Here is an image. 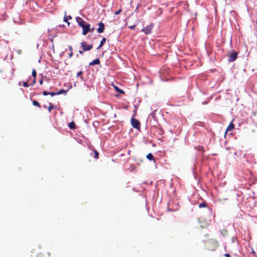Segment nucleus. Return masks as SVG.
Listing matches in <instances>:
<instances>
[{"label": "nucleus", "mask_w": 257, "mask_h": 257, "mask_svg": "<svg viewBox=\"0 0 257 257\" xmlns=\"http://www.w3.org/2000/svg\"><path fill=\"white\" fill-rule=\"evenodd\" d=\"M76 20L78 25L82 28V35H86L88 33L89 24L79 17H77Z\"/></svg>", "instance_id": "1"}, {"label": "nucleus", "mask_w": 257, "mask_h": 257, "mask_svg": "<svg viewBox=\"0 0 257 257\" xmlns=\"http://www.w3.org/2000/svg\"><path fill=\"white\" fill-rule=\"evenodd\" d=\"M237 53L232 50L227 54L228 60L230 62L234 61L237 57Z\"/></svg>", "instance_id": "2"}, {"label": "nucleus", "mask_w": 257, "mask_h": 257, "mask_svg": "<svg viewBox=\"0 0 257 257\" xmlns=\"http://www.w3.org/2000/svg\"><path fill=\"white\" fill-rule=\"evenodd\" d=\"M80 45L82 48L83 51H89L93 48V45L92 44L86 45L85 42H81Z\"/></svg>", "instance_id": "3"}, {"label": "nucleus", "mask_w": 257, "mask_h": 257, "mask_svg": "<svg viewBox=\"0 0 257 257\" xmlns=\"http://www.w3.org/2000/svg\"><path fill=\"white\" fill-rule=\"evenodd\" d=\"M131 124L134 128H137L138 130H139L140 128V121L138 119L134 117H132L131 119Z\"/></svg>", "instance_id": "4"}, {"label": "nucleus", "mask_w": 257, "mask_h": 257, "mask_svg": "<svg viewBox=\"0 0 257 257\" xmlns=\"http://www.w3.org/2000/svg\"><path fill=\"white\" fill-rule=\"evenodd\" d=\"M153 26L154 25L153 24L147 26L146 27L144 28L142 31L147 35L150 34L152 32Z\"/></svg>", "instance_id": "5"}, {"label": "nucleus", "mask_w": 257, "mask_h": 257, "mask_svg": "<svg viewBox=\"0 0 257 257\" xmlns=\"http://www.w3.org/2000/svg\"><path fill=\"white\" fill-rule=\"evenodd\" d=\"M104 24L102 22H99L98 23V28L97 29V32L99 34L102 33L104 32Z\"/></svg>", "instance_id": "6"}, {"label": "nucleus", "mask_w": 257, "mask_h": 257, "mask_svg": "<svg viewBox=\"0 0 257 257\" xmlns=\"http://www.w3.org/2000/svg\"><path fill=\"white\" fill-rule=\"evenodd\" d=\"M198 221L201 228H207L209 225V223L205 220L199 219Z\"/></svg>", "instance_id": "7"}, {"label": "nucleus", "mask_w": 257, "mask_h": 257, "mask_svg": "<svg viewBox=\"0 0 257 257\" xmlns=\"http://www.w3.org/2000/svg\"><path fill=\"white\" fill-rule=\"evenodd\" d=\"M100 64V60L99 58H97L94 60H93L92 62H90L89 65L93 66L96 64Z\"/></svg>", "instance_id": "8"}, {"label": "nucleus", "mask_w": 257, "mask_h": 257, "mask_svg": "<svg viewBox=\"0 0 257 257\" xmlns=\"http://www.w3.org/2000/svg\"><path fill=\"white\" fill-rule=\"evenodd\" d=\"M234 128V124L233 123V122L232 121L229 123V124L228 125V126H227V128H226V132L227 131H232V130H233Z\"/></svg>", "instance_id": "9"}, {"label": "nucleus", "mask_w": 257, "mask_h": 257, "mask_svg": "<svg viewBox=\"0 0 257 257\" xmlns=\"http://www.w3.org/2000/svg\"><path fill=\"white\" fill-rule=\"evenodd\" d=\"M106 40L105 38H103L102 39L101 41H100V44L99 45L98 47H97V49H99L100 48H101L104 45V44L105 43Z\"/></svg>", "instance_id": "10"}, {"label": "nucleus", "mask_w": 257, "mask_h": 257, "mask_svg": "<svg viewBox=\"0 0 257 257\" xmlns=\"http://www.w3.org/2000/svg\"><path fill=\"white\" fill-rule=\"evenodd\" d=\"M69 127L71 130H74L76 128V125L74 122L72 121L69 123Z\"/></svg>", "instance_id": "11"}, {"label": "nucleus", "mask_w": 257, "mask_h": 257, "mask_svg": "<svg viewBox=\"0 0 257 257\" xmlns=\"http://www.w3.org/2000/svg\"><path fill=\"white\" fill-rule=\"evenodd\" d=\"M146 158L150 161H152L154 160V156L152 153L148 154L147 155Z\"/></svg>", "instance_id": "12"}, {"label": "nucleus", "mask_w": 257, "mask_h": 257, "mask_svg": "<svg viewBox=\"0 0 257 257\" xmlns=\"http://www.w3.org/2000/svg\"><path fill=\"white\" fill-rule=\"evenodd\" d=\"M48 111L50 112L54 108V106L51 103H49V106L48 107Z\"/></svg>", "instance_id": "13"}, {"label": "nucleus", "mask_w": 257, "mask_h": 257, "mask_svg": "<svg viewBox=\"0 0 257 257\" xmlns=\"http://www.w3.org/2000/svg\"><path fill=\"white\" fill-rule=\"evenodd\" d=\"M114 88L117 92H119L121 94H124V92L122 90L118 88L117 86H115Z\"/></svg>", "instance_id": "14"}, {"label": "nucleus", "mask_w": 257, "mask_h": 257, "mask_svg": "<svg viewBox=\"0 0 257 257\" xmlns=\"http://www.w3.org/2000/svg\"><path fill=\"white\" fill-rule=\"evenodd\" d=\"M33 104L35 106H37L39 107V108L41 107V105H40V103L36 100H34L33 101Z\"/></svg>", "instance_id": "15"}, {"label": "nucleus", "mask_w": 257, "mask_h": 257, "mask_svg": "<svg viewBox=\"0 0 257 257\" xmlns=\"http://www.w3.org/2000/svg\"><path fill=\"white\" fill-rule=\"evenodd\" d=\"M207 207V203L205 202H203L199 205V208L206 207Z\"/></svg>", "instance_id": "16"}, {"label": "nucleus", "mask_w": 257, "mask_h": 257, "mask_svg": "<svg viewBox=\"0 0 257 257\" xmlns=\"http://www.w3.org/2000/svg\"><path fill=\"white\" fill-rule=\"evenodd\" d=\"M65 92H66L65 90H64V89H61L60 90L56 92V93H57V95H59V94H62L63 93H65Z\"/></svg>", "instance_id": "17"}, {"label": "nucleus", "mask_w": 257, "mask_h": 257, "mask_svg": "<svg viewBox=\"0 0 257 257\" xmlns=\"http://www.w3.org/2000/svg\"><path fill=\"white\" fill-rule=\"evenodd\" d=\"M32 75L34 77V78H36L37 76V72L35 69L33 70Z\"/></svg>", "instance_id": "18"}, {"label": "nucleus", "mask_w": 257, "mask_h": 257, "mask_svg": "<svg viewBox=\"0 0 257 257\" xmlns=\"http://www.w3.org/2000/svg\"><path fill=\"white\" fill-rule=\"evenodd\" d=\"M94 154H94V158H95V159H98V155H99L98 152L97 151H96V150H95V151H94Z\"/></svg>", "instance_id": "19"}, {"label": "nucleus", "mask_w": 257, "mask_h": 257, "mask_svg": "<svg viewBox=\"0 0 257 257\" xmlns=\"http://www.w3.org/2000/svg\"><path fill=\"white\" fill-rule=\"evenodd\" d=\"M94 28L93 27L90 28V25H89V30H88V33L89 32H93L94 31Z\"/></svg>", "instance_id": "20"}, {"label": "nucleus", "mask_w": 257, "mask_h": 257, "mask_svg": "<svg viewBox=\"0 0 257 257\" xmlns=\"http://www.w3.org/2000/svg\"><path fill=\"white\" fill-rule=\"evenodd\" d=\"M30 85H31V84H28V81L24 82H23V86H24V87H28Z\"/></svg>", "instance_id": "21"}, {"label": "nucleus", "mask_w": 257, "mask_h": 257, "mask_svg": "<svg viewBox=\"0 0 257 257\" xmlns=\"http://www.w3.org/2000/svg\"><path fill=\"white\" fill-rule=\"evenodd\" d=\"M122 11V10L121 9H119L118 11H116L115 13H114V14L115 15H119Z\"/></svg>", "instance_id": "22"}, {"label": "nucleus", "mask_w": 257, "mask_h": 257, "mask_svg": "<svg viewBox=\"0 0 257 257\" xmlns=\"http://www.w3.org/2000/svg\"><path fill=\"white\" fill-rule=\"evenodd\" d=\"M50 95L51 96H54L57 95L56 92H49L48 95Z\"/></svg>", "instance_id": "23"}, {"label": "nucleus", "mask_w": 257, "mask_h": 257, "mask_svg": "<svg viewBox=\"0 0 257 257\" xmlns=\"http://www.w3.org/2000/svg\"><path fill=\"white\" fill-rule=\"evenodd\" d=\"M64 21L67 22L68 24V25H69L70 23L68 22V19H67V17H66V16L64 17Z\"/></svg>", "instance_id": "24"}, {"label": "nucleus", "mask_w": 257, "mask_h": 257, "mask_svg": "<svg viewBox=\"0 0 257 257\" xmlns=\"http://www.w3.org/2000/svg\"><path fill=\"white\" fill-rule=\"evenodd\" d=\"M82 74V71H80L79 72H78L77 74V76L78 77V76H81Z\"/></svg>", "instance_id": "25"}, {"label": "nucleus", "mask_w": 257, "mask_h": 257, "mask_svg": "<svg viewBox=\"0 0 257 257\" xmlns=\"http://www.w3.org/2000/svg\"><path fill=\"white\" fill-rule=\"evenodd\" d=\"M136 25H133V26H129V28L132 29V30H134L135 29V28H136Z\"/></svg>", "instance_id": "26"}, {"label": "nucleus", "mask_w": 257, "mask_h": 257, "mask_svg": "<svg viewBox=\"0 0 257 257\" xmlns=\"http://www.w3.org/2000/svg\"><path fill=\"white\" fill-rule=\"evenodd\" d=\"M48 94H49V92H47L46 91H44L43 92V94L44 95H48Z\"/></svg>", "instance_id": "27"}, {"label": "nucleus", "mask_w": 257, "mask_h": 257, "mask_svg": "<svg viewBox=\"0 0 257 257\" xmlns=\"http://www.w3.org/2000/svg\"><path fill=\"white\" fill-rule=\"evenodd\" d=\"M36 82V78H34L33 82L32 84H31V85L32 86L34 84H35Z\"/></svg>", "instance_id": "28"}, {"label": "nucleus", "mask_w": 257, "mask_h": 257, "mask_svg": "<svg viewBox=\"0 0 257 257\" xmlns=\"http://www.w3.org/2000/svg\"><path fill=\"white\" fill-rule=\"evenodd\" d=\"M73 56V52H70L69 54V57L71 58Z\"/></svg>", "instance_id": "29"}, {"label": "nucleus", "mask_w": 257, "mask_h": 257, "mask_svg": "<svg viewBox=\"0 0 257 257\" xmlns=\"http://www.w3.org/2000/svg\"><path fill=\"white\" fill-rule=\"evenodd\" d=\"M69 50H70V52H73V49H72V46H69Z\"/></svg>", "instance_id": "30"}, {"label": "nucleus", "mask_w": 257, "mask_h": 257, "mask_svg": "<svg viewBox=\"0 0 257 257\" xmlns=\"http://www.w3.org/2000/svg\"><path fill=\"white\" fill-rule=\"evenodd\" d=\"M224 256H225V257H230V254H229V253H225V254H224Z\"/></svg>", "instance_id": "31"}, {"label": "nucleus", "mask_w": 257, "mask_h": 257, "mask_svg": "<svg viewBox=\"0 0 257 257\" xmlns=\"http://www.w3.org/2000/svg\"><path fill=\"white\" fill-rule=\"evenodd\" d=\"M43 80L42 79H41V80H39V83L40 84H43Z\"/></svg>", "instance_id": "32"}, {"label": "nucleus", "mask_w": 257, "mask_h": 257, "mask_svg": "<svg viewBox=\"0 0 257 257\" xmlns=\"http://www.w3.org/2000/svg\"><path fill=\"white\" fill-rule=\"evenodd\" d=\"M83 52H84V51H83V50H82V51H81V50H79V53L80 54H81V55H82V54H83Z\"/></svg>", "instance_id": "33"}, {"label": "nucleus", "mask_w": 257, "mask_h": 257, "mask_svg": "<svg viewBox=\"0 0 257 257\" xmlns=\"http://www.w3.org/2000/svg\"><path fill=\"white\" fill-rule=\"evenodd\" d=\"M68 19H72V17H71V16H69L68 17Z\"/></svg>", "instance_id": "34"}, {"label": "nucleus", "mask_w": 257, "mask_h": 257, "mask_svg": "<svg viewBox=\"0 0 257 257\" xmlns=\"http://www.w3.org/2000/svg\"><path fill=\"white\" fill-rule=\"evenodd\" d=\"M43 107H44V108H47V106H46L45 105H43Z\"/></svg>", "instance_id": "35"}]
</instances>
